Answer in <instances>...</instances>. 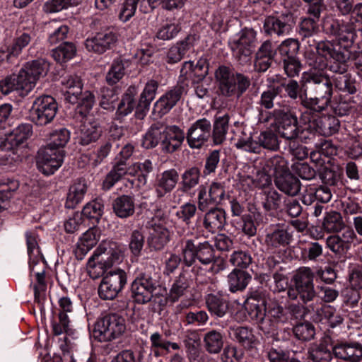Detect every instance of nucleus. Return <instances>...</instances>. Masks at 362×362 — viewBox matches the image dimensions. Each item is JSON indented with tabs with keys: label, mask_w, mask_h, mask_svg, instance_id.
<instances>
[{
	"label": "nucleus",
	"mask_w": 362,
	"mask_h": 362,
	"mask_svg": "<svg viewBox=\"0 0 362 362\" xmlns=\"http://www.w3.org/2000/svg\"><path fill=\"white\" fill-rule=\"evenodd\" d=\"M323 29L327 35L335 38L340 47L337 49L329 41H315V45L309 46L315 47L319 55L333 60L329 65L331 71L337 74L346 73L347 62L350 58L348 49L352 46L356 38L354 23L329 18L323 22Z\"/></svg>",
	"instance_id": "nucleus-1"
},
{
	"label": "nucleus",
	"mask_w": 362,
	"mask_h": 362,
	"mask_svg": "<svg viewBox=\"0 0 362 362\" xmlns=\"http://www.w3.org/2000/svg\"><path fill=\"white\" fill-rule=\"evenodd\" d=\"M252 180L261 186L268 185L270 175L274 174L276 187L289 196H296L300 189L299 180L290 173L286 161L281 157H274L266 161L263 158L254 159Z\"/></svg>",
	"instance_id": "nucleus-2"
},
{
	"label": "nucleus",
	"mask_w": 362,
	"mask_h": 362,
	"mask_svg": "<svg viewBox=\"0 0 362 362\" xmlns=\"http://www.w3.org/2000/svg\"><path fill=\"white\" fill-rule=\"evenodd\" d=\"M303 80L309 88L313 98L300 96V103L305 107L320 112L330 104L333 94V85L329 76L322 72L303 74Z\"/></svg>",
	"instance_id": "nucleus-3"
},
{
	"label": "nucleus",
	"mask_w": 362,
	"mask_h": 362,
	"mask_svg": "<svg viewBox=\"0 0 362 362\" xmlns=\"http://www.w3.org/2000/svg\"><path fill=\"white\" fill-rule=\"evenodd\" d=\"M202 65L198 62L194 66L191 61L185 62L180 70L177 84L160 96L153 105V114L158 117H162L168 113L187 93V81L192 78L194 72L202 69Z\"/></svg>",
	"instance_id": "nucleus-4"
},
{
	"label": "nucleus",
	"mask_w": 362,
	"mask_h": 362,
	"mask_svg": "<svg viewBox=\"0 0 362 362\" xmlns=\"http://www.w3.org/2000/svg\"><path fill=\"white\" fill-rule=\"evenodd\" d=\"M122 259V250L116 243H101L87 262L89 276L93 279L100 278L108 268L119 262Z\"/></svg>",
	"instance_id": "nucleus-5"
},
{
	"label": "nucleus",
	"mask_w": 362,
	"mask_h": 362,
	"mask_svg": "<svg viewBox=\"0 0 362 362\" xmlns=\"http://www.w3.org/2000/svg\"><path fill=\"white\" fill-rule=\"evenodd\" d=\"M314 276L310 267H300L293 277L294 287H290L287 291L288 298L296 300L299 296L303 303L313 300L317 295L314 288Z\"/></svg>",
	"instance_id": "nucleus-6"
},
{
	"label": "nucleus",
	"mask_w": 362,
	"mask_h": 362,
	"mask_svg": "<svg viewBox=\"0 0 362 362\" xmlns=\"http://www.w3.org/2000/svg\"><path fill=\"white\" fill-rule=\"evenodd\" d=\"M222 95L231 96L237 94L239 97L248 87L247 78L240 73H235L230 68L221 66L215 72Z\"/></svg>",
	"instance_id": "nucleus-7"
},
{
	"label": "nucleus",
	"mask_w": 362,
	"mask_h": 362,
	"mask_svg": "<svg viewBox=\"0 0 362 362\" xmlns=\"http://www.w3.org/2000/svg\"><path fill=\"white\" fill-rule=\"evenodd\" d=\"M126 330L125 320L113 313L108 314L96 322L93 329V337L99 341H109L122 336Z\"/></svg>",
	"instance_id": "nucleus-8"
},
{
	"label": "nucleus",
	"mask_w": 362,
	"mask_h": 362,
	"mask_svg": "<svg viewBox=\"0 0 362 362\" xmlns=\"http://www.w3.org/2000/svg\"><path fill=\"white\" fill-rule=\"evenodd\" d=\"M278 134L288 141H295L299 136L300 128L295 112L289 106L275 108L272 112Z\"/></svg>",
	"instance_id": "nucleus-9"
},
{
	"label": "nucleus",
	"mask_w": 362,
	"mask_h": 362,
	"mask_svg": "<svg viewBox=\"0 0 362 362\" xmlns=\"http://www.w3.org/2000/svg\"><path fill=\"white\" fill-rule=\"evenodd\" d=\"M182 255L183 262L187 267L192 266L196 259L203 265H209L215 261L214 250L206 241L196 245L191 239L183 240Z\"/></svg>",
	"instance_id": "nucleus-10"
},
{
	"label": "nucleus",
	"mask_w": 362,
	"mask_h": 362,
	"mask_svg": "<svg viewBox=\"0 0 362 362\" xmlns=\"http://www.w3.org/2000/svg\"><path fill=\"white\" fill-rule=\"evenodd\" d=\"M156 286L157 281L150 269L140 272L132 283V298L139 304L147 303L152 299Z\"/></svg>",
	"instance_id": "nucleus-11"
},
{
	"label": "nucleus",
	"mask_w": 362,
	"mask_h": 362,
	"mask_svg": "<svg viewBox=\"0 0 362 362\" xmlns=\"http://www.w3.org/2000/svg\"><path fill=\"white\" fill-rule=\"evenodd\" d=\"M58 110L55 99L50 95L37 98L30 110L32 121L38 126L50 123L56 116Z\"/></svg>",
	"instance_id": "nucleus-12"
},
{
	"label": "nucleus",
	"mask_w": 362,
	"mask_h": 362,
	"mask_svg": "<svg viewBox=\"0 0 362 362\" xmlns=\"http://www.w3.org/2000/svg\"><path fill=\"white\" fill-rule=\"evenodd\" d=\"M127 281L126 272L120 269L110 271L103 276L99 287L98 295L103 300H113L124 288Z\"/></svg>",
	"instance_id": "nucleus-13"
},
{
	"label": "nucleus",
	"mask_w": 362,
	"mask_h": 362,
	"mask_svg": "<svg viewBox=\"0 0 362 362\" xmlns=\"http://www.w3.org/2000/svg\"><path fill=\"white\" fill-rule=\"evenodd\" d=\"M64 158V151L45 146L38 151L37 166L43 174H53L62 165Z\"/></svg>",
	"instance_id": "nucleus-14"
},
{
	"label": "nucleus",
	"mask_w": 362,
	"mask_h": 362,
	"mask_svg": "<svg viewBox=\"0 0 362 362\" xmlns=\"http://www.w3.org/2000/svg\"><path fill=\"white\" fill-rule=\"evenodd\" d=\"M117 41V33L112 30L105 29L88 37L85 41V47L89 52L102 54L113 49Z\"/></svg>",
	"instance_id": "nucleus-15"
},
{
	"label": "nucleus",
	"mask_w": 362,
	"mask_h": 362,
	"mask_svg": "<svg viewBox=\"0 0 362 362\" xmlns=\"http://www.w3.org/2000/svg\"><path fill=\"white\" fill-rule=\"evenodd\" d=\"M211 136V124L206 118L195 121L187 130L186 139L191 148H201Z\"/></svg>",
	"instance_id": "nucleus-16"
},
{
	"label": "nucleus",
	"mask_w": 362,
	"mask_h": 362,
	"mask_svg": "<svg viewBox=\"0 0 362 362\" xmlns=\"http://www.w3.org/2000/svg\"><path fill=\"white\" fill-rule=\"evenodd\" d=\"M266 316L275 321H283L284 309L276 303L267 305L264 300L254 299L250 303V318L259 322H262Z\"/></svg>",
	"instance_id": "nucleus-17"
},
{
	"label": "nucleus",
	"mask_w": 362,
	"mask_h": 362,
	"mask_svg": "<svg viewBox=\"0 0 362 362\" xmlns=\"http://www.w3.org/2000/svg\"><path fill=\"white\" fill-rule=\"evenodd\" d=\"M293 17L291 13L279 16H270L264 22V31L270 35L284 36L289 34L292 28Z\"/></svg>",
	"instance_id": "nucleus-18"
},
{
	"label": "nucleus",
	"mask_w": 362,
	"mask_h": 362,
	"mask_svg": "<svg viewBox=\"0 0 362 362\" xmlns=\"http://www.w3.org/2000/svg\"><path fill=\"white\" fill-rule=\"evenodd\" d=\"M178 180L179 174L175 168L166 170L158 174L154 184L156 197L161 199L170 193L176 187Z\"/></svg>",
	"instance_id": "nucleus-19"
},
{
	"label": "nucleus",
	"mask_w": 362,
	"mask_h": 362,
	"mask_svg": "<svg viewBox=\"0 0 362 362\" xmlns=\"http://www.w3.org/2000/svg\"><path fill=\"white\" fill-rule=\"evenodd\" d=\"M231 211L233 216H237L233 220V224L238 233L249 235V202L247 199H233L230 202Z\"/></svg>",
	"instance_id": "nucleus-20"
},
{
	"label": "nucleus",
	"mask_w": 362,
	"mask_h": 362,
	"mask_svg": "<svg viewBox=\"0 0 362 362\" xmlns=\"http://www.w3.org/2000/svg\"><path fill=\"white\" fill-rule=\"evenodd\" d=\"M185 138L184 132L176 125L163 127L161 148L165 153H172L179 149Z\"/></svg>",
	"instance_id": "nucleus-21"
},
{
	"label": "nucleus",
	"mask_w": 362,
	"mask_h": 362,
	"mask_svg": "<svg viewBox=\"0 0 362 362\" xmlns=\"http://www.w3.org/2000/svg\"><path fill=\"white\" fill-rule=\"evenodd\" d=\"M81 122L79 133L80 144L86 146L96 141L102 132L99 122L93 117V115H88L81 117Z\"/></svg>",
	"instance_id": "nucleus-22"
},
{
	"label": "nucleus",
	"mask_w": 362,
	"mask_h": 362,
	"mask_svg": "<svg viewBox=\"0 0 362 362\" xmlns=\"http://www.w3.org/2000/svg\"><path fill=\"white\" fill-rule=\"evenodd\" d=\"M231 49L236 60L241 65L249 62V33L246 29L236 35L230 42Z\"/></svg>",
	"instance_id": "nucleus-23"
},
{
	"label": "nucleus",
	"mask_w": 362,
	"mask_h": 362,
	"mask_svg": "<svg viewBox=\"0 0 362 362\" xmlns=\"http://www.w3.org/2000/svg\"><path fill=\"white\" fill-rule=\"evenodd\" d=\"M335 357L349 362H358L362 358V345L358 342L341 343L332 348Z\"/></svg>",
	"instance_id": "nucleus-24"
},
{
	"label": "nucleus",
	"mask_w": 362,
	"mask_h": 362,
	"mask_svg": "<svg viewBox=\"0 0 362 362\" xmlns=\"http://www.w3.org/2000/svg\"><path fill=\"white\" fill-rule=\"evenodd\" d=\"M226 223V212L220 208H214L208 211L204 214L202 221L204 229L211 233H216L221 230Z\"/></svg>",
	"instance_id": "nucleus-25"
},
{
	"label": "nucleus",
	"mask_w": 362,
	"mask_h": 362,
	"mask_svg": "<svg viewBox=\"0 0 362 362\" xmlns=\"http://www.w3.org/2000/svg\"><path fill=\"white\" fill-rule=\"evenodd\" d=\"M61 83L65 90V100L71 104H76L83 86L81 77L76 74L67 75L62 78Z\"/></svg>",
	"instance_id": "nucleus-26"
},
{
	"label": "nucleus",
	"mask_w": 362,
	"mask_h": 362,
	"mask_svg": "<svg viewBox=\"0 0 362 362\" xmlns=\"http://www.w3.org/2000/svg\"><path fill=\"white\" fill-rule=\"evenodd\" d=\"M98 230L90 228L86 231L76 243L74 254L77 259L82 260L87 253L97 244L99 240Z\"/></svg>",
	"instance_id": "nucleus-27"
},
{
	"label": "nucleus",
	"mask_w": 362,
	"mask_h": 362,
	"mask_svg": "<svg viewBox=\"0 0 362 362\" xmlns=\"http://www.w3.org/2000/svg\"><path fill=\"white\" fill-rule=\"evenodd\" d=\"M126 174L134 176L139 173L137 170L133 169V165L127 168L124 161L117 162L105 176L103 182V189L109 190Z\"/></svg>",
	"instance_id": "nucleus-28"
},
{
	"label": "nucleus",
	"mask_w": 362,
	"mask_h": 362,
	"mask_svg": "<svg viewBox=\"0 0 362 362\" xmlns=\"http://www.w3.org/2000/svg\"><path fill=\"white\" fill-rule=\"evenodd\" d=\"M332 348L326 341L314 343L308 349V357L313 362H330L334 354Z\"/></svg>",
	"instance_id": "nucleus-29"
},
{
	"label": "nucleus",
	"mask_w": 362,
	"mask_h": 362,
	"mask_svg": "<svg viewBox=\"0 0 362 362\" xmlns=\"http://www.w3.org/2000/svg\"><path fill=\"white\" fill-rule=\"evenodd\" d=\"M183 343L190 362H203L199 349L200 337L195 331H187Z\"/></svg>",
	"instance_id": "nucleus-30"
},
{
	"label": "nucleus",
	"mask_w": 362,
	"mask_h": 362,
	"mask_svg": "<svg viewBox=\"0 0 362 362\" xmlns=\"http://www.w3.org/2000/svg\"><path fill=\"white\" fill-rule=\"evenodd\" d=\"M319 31L318 22L315 21L312 17L302 18L299 23L298 30L302 42L308 45H315V40L313 39V37L317 35Z\"/></svg>",
	"instance_id": "nucleus-31"
},
{
	"label": "nucleus",
	"mask_w": 362,
	"mask_h": 362,
	"mask_svg": "<svg viewBox=\"0 0 362 362\" xmlns=\"http://www.w3.org/2000/svg\"><path fill=\"white\" fill-rule=\"evenodd\" d=\"M201 175V170L197 166H192L186 169L181 175L179 189L182 193H189L199 185Z\"/></svg>",
	"instance_id": "nucleus-32"
},
{
	"label": "nucleus",
	"mask_w": 362,
	"mask_h": 362,
	"mask_svg": "<svg viewBox=\"0 0 362 362\" xmlns=\"http://www.w3.org/2000/svg\"><path fill=\"white\" fill-rule=\"evenodd\" d=\"M311 127L320 134L329 136L338 132L339 121L334 116H322L315 119Z\"/></svg>",
	"instance_id": "nucleus-33"
},
{
	"label": "nucleus",
	"mask_w": 362,
	"mask_h": 362,
	"mask_svg": "<svg viewBox=\"0 0 362 362\" xmlns=\"http://www.w3.org/2000/svg\"><path fill=\"white\" fill-rule=\"evenodd\" d=\"M112 207L118 217L126 218L134 214V199L129 195H121L114 200Z\"/></svg>",
	"instance_id": "nucleus-34"
},
{
	"label": "nucleus",
	"mask_w": 362,
	"mask_h": 362,
	"mask_svg": "<svg viewBox=\"0 0 362 362\" xmlns=\"http://www.w3.org/2000/svg\"><path fill=\"white\" fill-rule=\"evenodd\" d=\"M87 182L83 178L76 180L70 187L66 199V206L74 208L84 198L87 192Z\"/></svg>",
	"instance_id": "nucleus-35"
},
{
	"label": "nucleus",
	"mask_w": 362,
	"mask_h": 362,
	"mask_svg": "<svg viewBox=\"0 0 362 362\" xmlns=\"http://www.w3.org/2000/svg\"><path fill=\"white\" fill-rule=\"evenodd\" d=\"M274 53L269 41L264 42L256 53L254 67L257 71H265L271 64L272 57Z\"/></svg>",
	"instance_id": "nucleus-36"
},
{
	"label": "nucleus",
	"mask_w": 362,
	"mask_h": 362,
	"mask_svg": "<svg viewBox=\"0 0 362 362\" xmlns=\"http://www.w3.org/2000/svg\"><path fill=\"white\" fill-rule=\"evenodd\" d=\"M33 36L30 32H18L7 47V58L17 57L31 42Z\"/></svg>",
	"instance_id": "nucleus-37"
},
{
	"label": "nucleus",
	"mask_w": 362,
	"mask_h": 362,
	"mask_svg": "<svg viewBox=\"0 0 362 362\" xmlns=\"http://www.w3.org/2000/svg\"><path fill=\"white\" fill-rule=\"evenodd\" d=\"M312 310L315 311L319 320H325L332 328L339 326L344 321V317L331 305L323 304L316 310L313 308Z\"/></svg>",
	"instance_id": "nucleus-38"
},
{
	"label": "nucleus",
	"mask_w": 362,
	"mask_h": 362,
	"mask_svg": "<svg viewBox=\"0 0 362 362\" xmlns=\"http://www.w3.org/2000/svg\"><path fill=\"white\" fill-rule=\"evenodd\" d=\"M170 240V232L164 226H156L148 238L149 247L155 250H162Z\"/></svg>",
	"instance_id": "nucleus-39"
},
{
	"label": "nucleus",
	"mask_w": 362,
	"mask_h": 362,
	"mask_svg": "<svg viewBox=\"0 0 362 362\" xmlns=\"http://www.w3.org/2000/svg\"><path fill=\"white\" fill-rule=\"evenodd\" d=\"M23 68L28 72L31 79L37 83L40 78L47 75L49 69V63L46 59L40 58L28 62Z\"/></svg>",
	"instance_id": "nucleus-40"
},
{
	"label": "nucleus",
	"mask_w": 362,
	"mask_h": 362,
	"mask_svg": "<svg viewBox=\"0 0 362 362\" xmlns=\"http://www.w3.org/2000/svg\"><path fill=\"white\" fill-rule=\"evenodd\" d=\"M189 287V281L185 274L181 273L173 281L165 301L174 303L185 295Z\"/></svg>",
	"instance_id": "nucleus-41"
},
{
	"label": "nucleus",
	"mask_w": 362,
	"mask_h": 362,
	"mask_svg": "<svg viewBox=\"0 0 362 362\" xmlns=\"http://www.w3.org/2000/svg\"><path fill=\"white\" fill-rule=\"evenodd\" d=\"M206 305L209 311L218 317L224 316L228 309L227 301L220 294L207 295Z\"/></svg>",
	"instance_id": "nucleus-42"
},
{
	"label": "nucleus",
	"mask_w": 362,
	"mask_h": 362,
	"mask_svg": "<svg viewBox=\"0 0 362 362\" xmlns=\"http://www.w3.org/2000/svg\"><path fill=\"white\" fill-rule=\"evenodd\" d=\"M249 274L245 270L234 269L228 276L229 291L232 293L244 290L248 284Z\"/></svg>",
	"instance_id": "nucleus-43"
},
{
	"label": "nucleus",
	"mask_w": 362,
	"mask_h": 362,
	"mask_svg": "<svg viewBox=\"0 0 362 362\" xmlns=\"http://www.w3.org/2000/svg\"><path fill=\"white\" fill-rule=\"evenodd\" d=\"M332 192L329 187L320 186L319 187H310L307 189L306 194L303 196V202L306 204H310L314 200H317L322 203H327L332 198Z\"/></svg>",
	"instance_id": "nucleus-44"
},
{
	"label": "nucleus",
	"mask_w": 362,
	"mask_h": 362,
	"mask_svg": "<svg viewBox=\"0 0 362 362\" xmlns=\"http://www.w3.org/2000/svg\"><path fill=\"white\" fill-rule=\"evenodd\" d=\"M163 133V126L160 124H155L151 126L142 139V146L145 148L156 147L159 142L161 143Z\"/></svg>",
	"instance_id": "nucleus-45"
},
{
	"label": "nucleus",
	"mask_w": 362,
	"mask_h": 362,
	"mask_svg": "<svg viewBox=\"0 0 362 362\" xmlns=\"http://www.w3.org/2000/svg\"><path fill=\"white\" fill-rule=\"evenodd\" d=\"M78 101L76 103L77 104L76 114H79L81 117L91 115L89 112L95 103L94 94L89 90L84 92L81 90V93L78 95Z\"/></svg>",
	"instance_id": "nucleus-46"
},
{
	"label": "nucleus",
	"mask_w": 362,
	"mask_h": 362,
	"mask_svg": "<svg viewBox=\"0 0 362 362\" xmlns=\"http://www.w3.org/2000/svg\"><path fill=\"white\" fill-rule=\"evenodd\" d=\"M204 346L210 354H218L223 346L222 334L216 330L208 332L204 337Z\"/></svg>",
	"instance_id": "nucleus-47"
},
{
	"label": "nucleus",
	"mask_w": 362,
	"mask_h": 362,
	"mask_svg": "<svg viewBox=\"0 0 362 362\" xmlns=\"http://www.w3.org/2000/svg\"><path fill=\"white\" fill-rule=\"evenodd\" d=\"M339 74L333 76L332 82L336 89L349 94H354L356 92V81L349 74Z\"/></svg>",
	"instance_id": "nucleus-48"
},
{
	"label": "nucleus",
	"mask_w": 362,
	"mask_h": 362,
	"mask_svg": "<svg viewBox=\"0 0 362 362\" xmlns=\"http://www.w3.org/2000/svg\"><path fill=\"white\" fill-rule=\"evenodd\" d=\"M339 74L333 76L332 82L336 89L349 94H354L356 92V81L349 74Z\"/></svg>",
	"instance_id": "nucleus-49"
},
{
	"label": "nucleus",
	"mask_w": 362,
	"mask_h": 362,
	"mask_svg": "<svg viewBox=\"0 0 362 362\" xmlns=\"http://www.w3.org/2000/svg\"><path fill=\"white\" fill-rule=\"evenodd\" d=\"M339 74L333 76L332 82L336 89L349 94H354L356 92V81L349 74Z\"/></svg>",
	"instance_id": "nucleus-50"
},
{
	"label": "nucleus",
	"mask_w": 362,
	"mask_h": 362,
	"mask_svg": "<svg viewBox=\"0 0 362 362\" xmlns=\"http://www.w3.org/2000/svg\"><path fill=\"white\" fill-rule=\"evenodd\" d=\"M16 83L17 85V93L19 95H27L35 86L36 83L31 79L22 67L18 74H15Z\"/></svg>",
	"instance_id": "nucleus-51"
},
{
	"label": "nucleus",
	"mask_w": 362,
	"mask_h": 362,
	"mask_svg": "<svg viewBox=\"0 0 362 362\" xmlns=\"http://www.w3.org/2000/svg\"><path fill=\"white\" fill-rule=\"evenodd\" d=\"M104 205L101 199H96L85 205L82 210V214L86 218L92 221L94 225L98 223L103 214Z\"/></svg>",
	"instance_id": "nucleus-52"
},
{
	"label": "nucleus",
	"mask_w": 362,
	"mask_h": 362,
	"mask_svg": "<svg viewBox=\"0 0 362 362\" xmlns=\"http://www.w3.org/2000/svg\"><path fill=\"white\" fill-rule=\"evenodd\" d=\"M150 342L151 349H161L166 353H170V349L176 351L180 348L177 343L168 340L163 334L158 332H153L151 334Z\"/></svg>",
	"instance_id": "nucleus-53"
},
{
	"label": "nucleus",
	"mask_w": 362,
	"mask_h": 362,
	"mask_svg": "<svg viewBox=\"0 0 362 362\" xmlns=\"http://www.w3.org/2000/svg\"><path fill=\"white\" fill-rule=\"evenodd\" d=\"M291 238V234L286 230L278 228L267 234L266 242L269 245L274 247H279L288 245Z\"/></svg>",
	"instance_id": "nucleus-54"
},
{
	"label": "nucleus",
	"mask_w": 362,
	"mask_h": 362,
	"mask_svg": "<svg viewBox=\"0 0 362 362\" xmlns=\"http://www.w3.org/2000/svg\"><path fill=\"white\" fill-rule=\"evenodd\" d=\"M228 122L229 117L228 115L220 117L215 121L211 133L216 145L221 144L225 141L228 129Z\"/></svg>",
	"instance_id": "nucleus-55"
},
{
	"label": "nucleus",
	"mask_w": 362,
	"mask_h": 362,
	"mask_svg": "<svg viewBox=\"0 0 362 362\" xmlns=\"http://www.w3.org/2000/svg\"><path fill=\"white\" fill-rule=\"evenodd\" d=\"M134 94V87H129L124 94L117 110V114L119 116L124 117L132 112L135 107Z\"/></svg>",
	"instance_id": "nucleus-56"
},
{
	"label": "nucleus",
	"mask_w": 362,
	"mask_h": 362,
	"mask_svg": "<svg viewBox=\"0 0 362 362\" xmlns=\"http://www.w3.org/2000/svg\"><path fill=\"white\" fill-rule=\"evenodd\" d=\"M76 47L71 42H63L52 50V57L59 63L71 59L76 54Z\"/></svg>",
	"instance_id": "nucleus-57"
},
{
	"label": "nucleus",
	"mask_w": 362,
	"mask_h": 362,
	"mask_svg": "<svg viewBox=\"0 0 362 362\" xmlns=\"http://www.w3.org/2000/svg\"><path fill=\"white\" fill-rule=\"evenodd\" d=\"M128 62L122 60H114L110 69L106 75V81L110 85L116 84L124 75Z\"/></svg>",
	"instance_id": "nucleus-58"
},
{
	"label": "nucleus",
	"mask_w": 362,
	"mask_h": 362,
	"mask_svg": "<svg viewBox=\"0 0 362 362\" xmlns=\"http://www.w3.org/2000/svg\"><path fill=\"white\" fill-rule=\"evenodd\" d=\"M324 229L329 233H335L344 228L341 215L337 211L327 213L322 223Z\"/></svg>",
	"instance_id": "nucleus-59"
},
{
	"label": "nucleus",
	"mask_w": 362,
	"mask_h": 362,
	"mask_svg": "<svg viewBox=\"0 0 362 362\" xmlns=\"http://www.w3.org/2000/svg\"><path fill=\"white\" fill-rule=\"evenodd\" d=\"M33 134V126L30 124L25 123L18 125L9 134L10 139L15 145H21Z\"/></svg>",
	"instance_id": "nucleus-60"
},
{
	"label": "nucleus",
	"mask_w": 362,
	"mask_h": 362,
	"mask_svg": "<svg viewBox=\"0 0 362 362\" xmlns=\"http://www.w3.org/2000/svg\"><path fill=\"white\" fill-rule=\"evenodd\" d=\"M70 133L65 128L55 130L50 135L49 142L46 145L47 147L57 150H63V147L69 141Z\"/></svg>",
	"instance_id": "nucleus-61"
},
{
	"label": "nucleus",
	"mask_w": 362,
	"mask_h": 362,
	"mask_svg": "<svg viewBox=\"0 0 362 362\" xmlns=\"http://www.w3.org/2000/svg\"><path fill=\"white\" fill-rule=\"evenodd\" d=\"M295 337L301 341H309L313 339L315 331L314 326L308 322L299 323L293 328Z\"/></svg>",
	"instance_id": "nucleus-62"
},
{
	"label": "nucleus",
	"mask_w": 362,
	"mask_h": 362,
	"mask_svg": "<svg viewBox=\"0 0 362 362\" xmlns=\"http://www.w3.org/2000/svg\"><path fill=\"white\" fill-rule=\"evenodd\" d=\"M299 49V42L293 38L285 40L279 46L278 51L283 58L296 57Z\"/></svg>",
	"instance_id": "nucleus-63"
},
{
	"label": "nucleus",
	"mask_w": 362,
	"mask_h": 362,
	"mask_svg": "<svg viewBox=\"0 0 362 362\" xmlns=\"http://www.w3.org/2000/svg\"><path fill=\"white\" fill-rule=\"evenodd\" d=\"M180 30L181 27L178 23H166L158 28L156 37L161 40H170L175 38Z\"/></svg>",
	"instance_id": "nucleus-64"
}]
</instances>
